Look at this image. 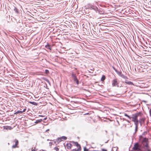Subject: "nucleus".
<instances>
[{
  "label": "nucleus",
  "mask_w": 151,
  "mask_h": 151,
  "mask_svg": "<svg viewBox=\"0 0 151 151\" xmlns=\"http://www.w3.org/2000/svg\"><path fill=\"white\" fill-rule=\"evenodd\" d=\"M147 142V139L146 137L144 138L142 140L143 146H142L139 143L136 142L134 145L132 149L136 151H151Z\"/></svg>",
  "instance_id": "1"
},
{
  "label": "nucleus",
  "mask_w": 151,
  "mask_h": 151,
  "mask_svg": "<svg viewBox=\"0 0 151 151\" xmlns=\"http://www.w3.org/2000/svg\"><path fill=\"white\" fill-rule=\"evenodd\" d=\"M73 144H74V145L76 146L77 147H78L77 149H73L71 151H81V146L77 142H75L74 141H72L71 142Z\"/></svg>",
  "instance_id": "2"
},
{
  "label": "nucleus",
  "mask_w": 151,
  "mask_h": 151,
  "mask_svg": "<svg viewBox=\"0 0 151 151\" xmlns=\"http://www.w3.org/2000/svg\"><path fill=\"white\" fill-rule=\"evenodd\" d=\"M138 117L135 114H132L131 116L132 120L133 121L134 124H139Z\"/></svg>",
  "instance_id": "3"
},
{
  "label": "nucleus",
  "mask_w": 151,
  "mask_h": 151,
  "mask_svg": "<svg viewBox=\"0 0 151 151\" xmlns=\"http://www.w3.org/2000/svg\"><path fill=\"white\" fill-rule=\"evenodd\" d=\"M72 77L74 82H76L77 85L79 84V81L77 79L76 74H74L73 72L71 73Z\"/></svg>",
  "instance_id": "4"
},
{
  "label": "nucleus",
  "mask_w": 151,
  "mask_h": 151,
  "mask_svg": "<svg viewBox=\"0 0 151 151\" xmlns=\"http://www.w3.org/2000/svg\"><path fill=\"white\" fill-rule=\"evenodd\" d=\"M12 143H14V142L15 143L14 145H13L12 146V148H18L19 147L18 146V145L19 144V141L18 140L16 139H14L13 141L12 142Z\"/></svg>",
  "instance_id": "5"
},
{
  "label": "nucleus",
  "mask_w": 151,
  "mask_h": 151,
  "mask_svg": "<svg viewBox=\"0 0 151 151\" xmlns=\"http://www.w3.org/2000/svg\"><path fill=\"white\" fill-rule=\"evenodd\" d=\"M87 9H89L91 10H93L95 11H96L98 10V8L96 6H93L91 4H88V7H87Z\"/></svg>",
  "instance_id": "6"
},
{
  "label": "nucleus",
  "mask_w": 151,
  "mask_h": 151,
  "mask_svg": "<svg viewBox=\"0 0 151 151\" xmlns=\"http://www.w3.org/2000/svg\"><path fill=\"white\" fill-rule=\"evenodd\" d=\"M112 82V85L113 86H114L116 85H117L118 84L116 79H115L113 80Z\"/></svg>",
  "instance_id": "7"
},
{
  "label": "nucleus",
  "mask_w": 151,
  "mask_h": 151,
  "mask_svg": "<svg viewBox=\"0 0 151 151\" xmlns=\"http://www.w3.org/2000/svg\"><path fill=\"white\" fill-rule=\"evenodd\" d=\"M62 140H61V139L60 138V137H58L57 139H56L55 141V143H57V144H58L59 143L61 142Z\"/></svg>",
  "instance_id": "8"
},
{
  "label": "nucleus",
  "mask_w": 151,
  "mask_h": 151,
  "mask_svg": "<svg viewBox=\"0 0 151 151\" xmlns=\"http://www.w3.org/2000/svg\"><path fill=\"white\" fill-rule=\"evenodd\" d=\"M66 146L67 147V148L68 149H70L72 147V145L70 143H67L66 144Z\"/></svg>",
  "instance_id": "9"
},
{
  "label": "nucleus",
  "mask_w": 151,
  "mask_h": 151,
  "mask_svg": "<svg viewBox=\"0 0 151 151\" xmlns=\"http://www.w3.org/2000/svg\"><path fill=\"white\" fill-rule=\"evenodd\" d=\"M125 82L126 84H128L129 85H134L133 83L132 82L130 81H125Z\"/></svg>",
  "instance_id": "10"
},
{
  "label": "nucleus",
  "mask_w": 151,
  "mask_h": 151,
  "mask_svg": "<svg viewBox=\"0 0 151 151\" xmlns=\"http://www.w3.org/2000/svg\"><path fill=\"white\" fill-rule=\"evenodd\" d=\"M145 119L144 118H142L138 121L139 123H140V125H141L142 123L144 122L145 121Z\"/></svg>",
  "instance_id": "11"
},
{
  "label": "nucleus",
  "mask_w": 151,
  "mask_h": 151,
  "mask_svg": "<svg viewBox=\"0 0 151 151\" xmlns=\"http://www.w3.org/2000/svg\"><path fill=\"white\" fill-rule=\"evenodd\" d=\"M42 78L44 80L46 81L47 82L50 84V82L49 81L47 78H46L45 77H43Z\"/></svg>",
  "instance_id": "12"
},
{
  "label": "nucleus",
  "mask_w": 151,
  "mask_h": 151,
  "mask_svg": "<svg viewBox=\"0 0 151 151\" xmlns=\"http://www.w3.org/2000/svg\"><path fill=\"white\" fill-rule=\"evenodd\" d=\"M29 103L35 106H37V103L35 102L29 101Z\"/></svg>",
  "instance_id": "13"
},
{
  "label": "nucleus",
  "mask_w": 151,
  "mask_h": 151,
  "mask_svg": "<svg viewBox=\"0 0 151 151\" xmlns=\"http://www.w3.org/2000/svg\"><path fill=\"white\" fill-rule=\"evenodd\" d=\"M138 124H135V133L137 132V131L138 130Z\"/></svg>",
  "instance_id": "14"
},
{
  "label": "nucleus",
  "mask_w": 151,
  "mask_h": 151,
  "mask_svg": "<svg viewBox=\"0 0 151 151\" xmlns=\"http://www.w3.org/2000/svg\"><path fill=\"white\" fill-rule=\"evenodd\" d=\"M135 114L136 115L137 117H138V116H141L142 115V112L140 111L138 113H135Z\"/></svg>",
  "instance_id": "15"
},
{
  "label": "nucleus",
  "mask_w": 151,
  "mask_h": 151,
  "mask_svg": "<svg viewBox=\"0 0 151 151\" xmlns=\"http://www.w3.org/2000/svg\"><path fill=\"white\" fill-rule=\"evenodd\" d=\"M106 78L105 76L104 75H103L101 78V81H104Z\"/></svg>",
  "instance_id": "16"
},
{
  "label": "nucleus",
  "mask_w": 151,
  "mask_h": 151,
  "mask_svg": "<svg viewBox=\"0 0 151 151\" xmlns=\"http://www.w3.org/2000/svg\"><path fill=\"white\" fill-rule=\"evenodd\" d=\"M42 121V119H38V120H36V121H35V124H37L38 123H40Z\"/></svg>",
  "instance_id": "17"
},
{
  "label": "nucleus",
  "mask_w": 151,
  "mask_h": 151,
  "mask_svg": "<svg viewBox=\"0 0 151 151\" xmlns=\"http://www.w3.org/2000/svg\"><path fill=\"white\" fill-rule=\"evenodd\" d=\"M45 47L46 48L50 49V50H51V47H50V46L49 44H47V45H45Z\"/></svg>",
  "instance_id": "18"
},
{
  "label": "nucleus",
  "mask_w": 151,
  "mask_h": 151,
  "mask_svg": "<svg viewBox=\"0 0 151 151\" xmlns=\"http://www.w3.org/2000/svg\"><path fill=\"white\" fill-rule=\"evenodd\" d=\"M22 113V111L19 110V111H16L14 113V114H21Z\"/></svg>",
  "instance_id": "19"
},
{
  "label": "nucleus",
  "mask_w": 151,
  "mask_h": 151,
  "mask_svg": "<svg viewBox=\"0 0 151 151\" xmlns=\"http://www.w3.org/2000/svg\"><path fill=\"white\" fill-rule=\"evenodd\" d=\"M61 140H65L67 139V137L65 136H63L60 137Z\"/></svg>",
  "instance_id": "20"
},
{
  "label": "nucleus",
  "mask_w": 151,
  "mask_h": 151,
  "mask_svg": "<svg viewBox=\"0 0 151 151\" xmlns=\"http://www.w3.org/2000/svg\"><path fill=\"white\" fill-rule=\"evenodd\" d=\"M120 76L121 77H122V78H123L124 79H126L127 78V77L126 76H125L124 74H122Z\"/></svg>",
  "instance_id": "21"
},
{
  "label": "nucleus",
  "mask_w": 151,
  "mask_h": 151,
  "mask_svg": "<svg viewBox=\"0 0 151 151\" xmlns=\"http://www.w3.org/2000/svg\"><path fill=\"white\" fill-rule=\"evenodd\" d=\"M124 115L125 116L127 117L129 119H131V116H129L127 114L125 113L124 114Z\"/></svg>",
  "instance_id": "22"
},
{
  "label": "nucleus",
  "mask_w": 151,
  "mask_h": 151,
  "mask_svg": "<svg viewBox=\"0 0 151 151\" xmlns=\"http://www.w3.org/2000/svg\"><path fill=\"white\" fill-rule=\"evenodd\" d=\"M124 115L125 116L127 117L129 119H131V116H129L127 114L125 113L124 114Z\"/></svg>",
  "instance_id": "23"
},
{
  "label": "nucleus",
  "mask_w": 151,
  "mask_h": 151,
  "mask_svg": "<svg viewBox=\"0 0 151 151\" xmlns=\"http://www.w3.org/2000/svg\"><path fill=\"white\" fill-rule=\"evenodd\" d=\"M116 72L120 76L122 74V73L121 71H119L117 70Z\"/></svg>",
  "instance_id": "24"
},
{
  "label": "nucleus",
  "mask_w": 151,
  "mask_h": 151,
  "mask_svg": "<svg viewBox=\"0 0 151 151\" xmlns=\"http://www.w3.org/2000/svg\"><path fill=\"white\" fill-rule=\"evenodd\" d=\"M34 148L33 149V147L32 148L31 151H37V149H36L35 147H34Z\"/></svg>",
  "instance_id": "25"
},
{
  "label": "nucleus",
  "mask_w": 151,
  "mask_h": 151,
  "mask_svg": "<svg viewBox=\"0 0 151 151\" xmlns=\"http://www.w3.org/2000/svg\"><path fill=\"white\" fill-rule=\"evenodd\" d=\"M14 11L16 12L17 13L18 12V10L17 9V8L16 7H15L14 9Z\"/></svg>",
  "instance_id": "26"
},
{
  "label": "nucleus",
  "mask_w": 151,
  "mask_h": 151,
  "mask_svg": "<svg viewBox=\"0 0 151 151\" xmlns=\"http://www.w3.org/2000/svg\"><path fill=\"white\" fill-rule=\"evenodd\" d=\"M84 151H89L88 149H87L86 147L84 148Z\"/></svg>",
  "instance_id": "27"
},
{
  "label": "nucleus",
  "mask_w": 151,
  "mask_h": 151,
  "mask_svg": "<svg viewBox=\"0 0 151 151\" xmlns=\"http://www.w3.org/2000/svg\"><path fill=\"white\" fill-rule=\"evenodd\" d=\"M54 149L56 151H58L59 150V148L57 147H55Z\"/></svg>",
  "instance_id": "28"
},
{
  "label": "nucleus",
  "mask_w": 151,
  "mask_h": 151,
  "mask_svg": "<svg viewBox=\"0 0 151 151\" xmlns=\"http://www.w3.org/2000/svg\"><path fill=\"white\" fill-rule=\"evenodd\" d=\"M49 71L48 70L46 69L45 70V73L46 74H47L49 73Z\"/></svg>",
  "instance_id": "29"
},
{
  "label": "nucleus",
  "mask_w": 151,
  "mask_h": 151,
  "mask_svg": "<svg viewBox=\"0 0 151 151\" xmlns=\"http://www.w3.org/2000/svg\"><path fill=\"white\" fill-rule=\"evenodd\" d=\"M112 67L113 69L116 72H117V70L115 68V67H114V66H112Z\"/></svg>",
  "instance_id": "30"
},
{
  "label": "nucleus",
  "mask_w": 151,
  "mask_h": 151,
  "mask_svg": "<svg viewBox=\"0 0 151 151\" xmlns=\"http://www.w3.org/2000/svg\"><path fill=\"white\" fill-rule=\"evenodd\" d=\"M102 151H107V150L104 149H101Z\"/></svg>",
  "instance_id": "31"
},
{
  "label": "nucleus",
  "mask_w": 151,
  "mask_h": 151,
  "mask_svg": "<svg viewBox=\"0 0 151 151\" xmlns=\"http://www.w3.org/2000/svg\"><path fill=\"white\" fill-rule=\"evenodd\" d=\"M26 109H25V108L24 109H23V111H22V113H23V112H24L26 111Z\"/></svg>",
  "instance_id": "32"
},
{
  "label": "nucleus",
  "mask_w": 151,
  "mask_h": 151,
  "mask_svg": "<svg viewBox=\"0 0 151 151\" xmlns=\"http://www.w3.org/2000/svg\"><path fill=\"white\" fill-rule=\"evenodd\" d=\"M149 113H150V116H151V109H150L149 111Z\"/></svg>",
  "instance_id": "33"
},
{
  "label": "nucleus",
  "mask_w": 151,
  "mask_h": 151,
  "mask_svg": "<svg viewBox=\"0 0 151 151\" xmlns=\"http://www.w3.org/2000/svg\"><path fill=\"white\" fill-rule=\"evenodd\" d=\"M52 142H49V145H50V146H51L52 145Z\"/></svg>",
  "instance_id": "34"
},
{
  "label": "nucleus",
  "mask_w": 151,
  "mask_h": 151,
  "mask_svg": "<svg viewBox=\"0 0 151 151\" xmlns=\"http://www.w3.org/2000/svg\"><path fill=\"white\" fill-rule=\"evenodd\" d=\"M47 119V117H45V118H44V119H43V120H46V119Z\"/></svg>",
  "instance_id": "35"
},
{
  "label": "nucleus",
  "mask_w": 151,
  "mask_h": 151,
  "mask_svg": "<svg viewBox=\"0 0 151 151\" xmlns=\"http://www.w3.org/2000/svg\"><path fill=\"white\" fill-rule=\"evenodd\" d=\"M49 131V129H47L46 130V132H47Z\"/></svg>",
  "instance_id": "36"
},
{
  "label": "nucleus",
  "mask_w": 151,
  "mask_h": 151,
  "mask_svg": "<svg viewBox=\"0 0 151 151\" xmlns=\"http://www.w3.org/2000/svg\"><path fill=\"white\" fill-rule=\"evenodd\" d=\"M127 122H128L130 123V121H129V120H127Z\"/></svg>",
  "instance_id": "37"
},
{
  "label": "nucleus",
  "mask_w": 151,
  "mask_h": 151,
  "mask_svg": "<svg viewBox=\"0 0 151 151\" xmlns=\"http://www.w3.org/2000/svg\"><path fill=\"white\" fill-rule=\"evenodd\" d=\"M76 8H78V5L77 4H76Z\"/></svg>",
  "instance_id": "38"
},
{
  "label": "nucleus",
  "mask_w": 151,
  "mask_h": 151,
  "mask_svg": "<svg viewBox=\"0 0 151 151\" xmlns=\"http://www.w3.org/2000/svg\"><path fill=\"white\" fill-rule=\"evenodd\" d=\"M39 116H42V117L43 116H42V115H39Z\"/></svg>",
  "instance_id": "39"
},
{
  "label": "nucleus",
  "mask_w": 151,
  "mask_h": 151,
  "mask_svg": "<svg viewBox=\"0 0 151 151\" xmlns=\"http://www.w3.org/2000/svg\"><path fill=\"white\" fill-rule=\"evenodd\" d=\"M8 145H9V143H8Z\"/></svg>",
  "instance_id": "40"
},
{
  "label": "nucleus",
  "mask_w": 151,
  "mask_h": 151,
  "mask_svg": "<svg viewBox=\"0 0 151 151\" xmlns=\"http://www.w3.org/2000/svg\"><path fill=\"white\" fill-rule=\"evenodd\" d=\"M49 139H47V141H49Z\"/></svg>",
  "instance_id": "41"
},
{
  "label": "nucleus",
  "mask_w": 151,
  "mask_h": 151,
  "mask_svg": "<svg viewBox=\"0 0 151 151\" xmlns=\"http://www.w3.org/2000/svg\"><path fill=\"white\" fill-rule=\"evenodd\" d=\"M144 101V102H146L145 101Z\"/></svg>",
  "instance_id": "42"
},
{
  "label": "nucleus",
  "mask_w": 151,
  "mask_h": 151,
  "mask_svg": "<svg viewBox=\"0 0 151 151\" xmlns=\"http://www.w3.org/2000/svg\"><path fill=\"white\" fill-rule=\"evenodd\" d=\"M111 151H113V150L112 149V150Z\"/></svg>",
  "instance_id": "43"
},
{
  "label": "nucleus",
  "mask_w": 151,
  "mask_h": 151,
  "mask_svg": "<svg viewBox=\"0 0 151 151\" xmlns=\"http://www.w3.org/2000/svg\"><path fill=\"white\" fill-rule=\"evenodd\" d=\"M74 102V103H76V102H75V101H73Z\"/></svg>",
  "instance_id": "44"
},
{
  "label": "nucleus",
  "mask_w": 151,
  "mask_h": 151,
  "mask_svg": "<svg viewBox=\"0 0 151 151\" xmlns=\"http://www.w3.org/2000/svg\"><path fill=\"white\" fill-rule=\"evenodd\" d=\"M75 5H73V6H74Z\"/></svg>",
  "instance_id": "45"
}]
</instances>
